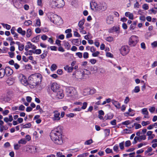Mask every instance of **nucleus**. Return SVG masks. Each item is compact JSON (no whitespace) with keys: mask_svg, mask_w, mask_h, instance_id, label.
I'll return each instance as SVG.
<instances>
[{"mask_svg":"<svg viewBox=\"0 0 157 157\" xmlns=\"http://www.w3.org/2000/svg\"><path fill=\"white\" fill-rule=\"evenodd\" d=\"M50 136L52 141L56 144L61 145L63 143L62 128L58 126L52 130Z\"/></svg>","mask_w":157,"mask_h":157,"instance_id":"obj_1","label":"nucleus"},{"mask_svg":"<svg viewBox=\"0 0 157 157\" xmlns=\"http://www.w3.org/2000/svg\"><path fill=\"white\" fill-rule=\"evenodd\" d=\"M29 79L31 84L36 86L38 84L39 81L41 80L40 75L36 74H32L29 77Z\"/></svg>","mask_w":157,"mask_h":157,"instance_id":"obj_2","label":"nucleus"},{"mask_svg":"<svg viewBox=\"0 0 157 157\" xmlns=\"http://www.w3.org/2000/svg\"><path fill=\"white\" fill-rule=\"evenodd\" d=\"M63 0H52L51 2V5L53 8H60L64 5Z\"/></svg>","mask_w":157,"mask_h":157,"instance_id":"obj_3","label":"nucleus"},{"mask_svg":"<svg viewBox=\"0 0 157 157\" xmlns=\"http://www.w3.org/2000/svg\"><path fill=\"white\" fill-rule=\"evenodd\" d=\"M139 41L138 36L136 35H132L129 38L128 44L131 47L136 46Z\"/></svg>","mask_w":157,"mask_h":157,"instance_id":"obj_4","label":"nucleus"},{"mask_svg":"<svg viewBox=\"0 0 157 157\" xmlns=\"http://www.w3.org/2000/svg\"><path fill=\"white\" fill-rule=\"evenodd\" d=\"M51 21L53 23L57 25L59 23H62V20L61 18L56 14H52L51 15Z\"/></svg>","mask_w":157,"mask_h":157,"instance_id":"obj_5","label":"nucleus"},{"mask_svg":"<svg viewBox=\"0 0 157 157\" xmlns=\"http://www.w3.org/2000/svg\"><path fill=\"white\" fill-rule=\"evenodd\" d=\"M67 93L68 96L72 97L77 95V91L75 88L69 87L67 88Z\"/></svg>","mask_w":157,"mask_h":157,"instance_id":"obj_6","label":"nucleus"},{"mask_svg":"<svg viewBox=\"0 0 157 157\" xmlns=\"http://www.w3.org/2000/svg\"><path fill=\"white\" fill-rule=\"evenodd\" d=\"M120 53L123 56L127 55L130 51L128 45H124L120 49Z\"/></svg>","mask_w":157,"mask_h":157,"instance_id":"obj_7","label":"nucleus"},{"mask_svg":"<svg viewBox=\"0 0 157 157\" xmlns=\"http://www.w3.org/2000/svg\"><path fill=\"white\" fill-rule=\"evenodd\" d=\"M107 8V5L104 2H101L98 3V11H105Z\"/></svg>","mask_w":157,"mask_h":157,"instance_id":"obj_8","label":"nucleus"},{"mask_svg":"<svg viewBox=\"0 0 157 157\" xmlns=\"http://www.w3.org/2000/svg\"><path fill=\"white\" fill-rule=\"evenodd\" d=\"M53 117L52 119L53 121H58L60 120V113L57 111H54L53 112Z\"/></svg>","mask_w":157,"mask_h":157,"instance_id":"obj_9","label":"nucleus"},{"mask_svg":"<svg viewBox=\"0 0 157 157\" xmlns=\"http://www.w3.org/2000/svg\"><path fill=\"white\" fill-rule=\"evenodd\" d=\"M20 81L23 85L26 86L28 85V82L25 76L23 75H21L20 76Z\"/></svg>","mask_w":157,"mask_h":157,"instance_id":"obj_10","label":"nucleus"},{"mask_svg":"<svg viewBox=\"0 0 157 157\" xmlns=\"http://www.w3.org/2000/svg\"><path fill=\"white\" fill-rule=\"evenodd\" d=\"M59 86L56 82H54L52 84L51 90L54 92H57L59 90Z\"/></svg>","mask_w":157,"mask_h":157,"instance_id":"obj_11","label":"nucleus"},{"mask_svg":"<svg viewBox=\"0 0 157 157\" xmlns=\"http://www.w3.org/2000/svg\"><path fill=\"white\" fill-rule=\"evenodd\" d=\"M96 92V90L94 89L93 88L90 90L87 88L84 90L83 94L84 95H86L87 94H92L95 93Z\"/></svg>","mask_w":157,"mask_h":157,"instance_id":"obj_12","label":"nucleus"},{"mask_svg":"<svg viewBox=\"0 0 157 157\" xmlns=\"http://www.w3.org/2000/svg\"><path fill=\"white\" fill-rule=\"evenodd\" d=\"M90 5L92 10H98V3H97L94 1H92L90 2Z\"/></svg>","mask_w":157,"mask_h":157,"instance_id":"obj_13","label":"nucleus"},{"mask_svg":"<svg viewBox=\"0 0 157 157\" xmlns=\"http://www.w3.org/2000/svg\"><path fill=\"white\" fill-rule=\"evenodd\" d=\"M135 114V111L130 108L128 112L124 113V115L125 116H133Z\"/></svg>","mask_w":157,"mask_h":157,"instance_id":"obj_14","label":"nucleus"},{"mask_svg":"<svg viewBox=\"0 0 157 157\" xmlns=\"http://www.w3.org/2000/svg\"><path fill=\"white\" fill-rule=\"evenodd\" d=\"M5 74L7 76L11 75L13 73V71L9 67H6L4 69Z\"/></svg>","mask_w":157,"mask_h":157,"instance_id":"obj_15","label":"nucleus"},{"mask_svg":"<svg viewBox=\"0 0 157 157\" xmlns=\"http://www.w3.org/2000/svg\"><path fill=\"white\" fill-rule=\"evenodd\" d=\"M26 151L29 152L34 153L36 152V146L27 147Z\"/></svg>","mask_w":157,"mask_h":157,"instance_id":"obj_16","label":"nucleus"},{"mask_svg":"<svg viewBox=\"0 0 157 157\" xmlns=\"http://www.w3.org/2000/svg\"><path fill=\"white\" fill-rule=\"evenodd\" d=\"M56 93V97L59 99H61L64 96L63 90L61 89H59L57 92Z\"/></svg>","mask_w":157,"mask_h":157,"instance_id":"obj_17","label":"nucleus"},{"mask_svg":"<svg viewBox=\"0 0 157 157\" xmlns=\"http://www.w3.org/2000/svg\"><path fill=\"white\" fill-rule=\"evenodd\" d=\"M106 22L108 24H111L113 22V15H110L107 16L106 19Z\"/></svg>","mask_w":157,"mask_h":157,"instance_id":"obj_18","label":"nucleus"},{"mask_svg":"<svg viewBox=\"0 0 157 157\" xmlns=\"http://www.w3.org/2000/svg\"><path fill=\"white\" fill-rule=\"evenodd\" d=\"M142 113L144 115V117L145 118H148L149 116H148L149 113L147 111V108H144L141 110Z\"/></svg>","mask_w":157,"mask_h":157,"instance_id":"obj_19","label":"nucleus"},{"mask_svg":"<svg viewBox=\"0 0 157 157\" xmlns=\"http://www.w3.org/2000/svg\"><path fill=\"white\" fill-rule=\"evenodd\" d=\"M85 21L84 19H82L78 23V26L79 27V30H82L84 29V27H83V25Z\"/></svg>","mask_w":157,"mask_h":157,"instance_id":"obj_20","label":"nucleus"},{"mask_svg":"<svg viewBox=\"0 0 157 157\" xmlns=\"http://www.w3.org/2000/svg\"><path fill=\"white\" fill-rule=\"evenodd\" d=\"M112 102L117 109H120L121 108V104L118 101L115 100H112Z\"/></svg>","mask_w":157,"mask_h":157,"instance_id":"obj_21","label":"nucleus"},{"mask_svg":"<svg viewBox=\"0 0 157 157\" xmlns=\"http://www.w3.org/2000/svg\"><path fill=\"white\" fill-rule=\"evenodd\" d=\"M64 70L67 71L68 73H70L72 72L74 69V67H69L68 65H66L64 67Z\"/></svg>","mask_w":157,"mask_h":157,"instance_id":"obj_22","label":"nucleus"},{"mask_svg":"<svg viewBox=\"0 0 157 157\" xmlns=\"http://www.w3.org/2000/svg\"><path fill=\"white\" fill-rule=\"evenodd\" d=\"M72 42L73 44L78 46L81 43V40L79 39H74L72 40Z\"/></svg>","mask_w":157,"mask_h":157,"instance_id":"obj_23","label":"nucleus"},{"mask_svg":"<svg viewBox=\"0 0 157 157\" xmlns=\"http://www.w3.org/2000/svg\"><path fill=\"white\" fill-rule=\"evenodd\" d=\"M17 32L21 34L22 36H24L26 34V32L25 30H23L21 27H19L17 30Z\"/></svg>","mask_w":157,"mask_h":157,"instance_id":"obj_24","label":"nucleus"},{"mask_svg":"<svg viewBox=\"0 0 157 157\" xmlns=\"http://www.w3.org/2000/svg\"><path fill=\"white\" fill-rule=\"evenodd\" d=\"M125 15L127 17H128V18L131 20L133 19V15L132 13L129 12H127L125 13Z\"/></svg>","mask_w":157,"mask_h":157,"instance_id":"obj_25","label":"nucleus"},{"mask_svg":"<svg viewBox=\"0 0 157 157\" xmlns=\"http://www.w3.org/2000/svg\"><path fill=\"white\" fill-rule=\"evenodd\" d=\"M16 44H17L18 47V49L20 51H22L24 48V45L22 44H21L19 42L17 41Z\"/></svg>","mask_w":157,"mask_h":157,"instance_id":"obj_26","label":"nucleus"},{"mask_svg":"<svg viewBox=\"0 0 157 157\" xmlns=\"http://www.w3.org/2000/svg\"><path fill=\"white\" fill-rule=\"evenodd\" d=\"M63 45L65 48L67 50H69L70 49L71 47V45L69 44L68 42L66 41H63Z\"/></svg>","mask_w":157,"mask_h":157,"instance_id":"obj_27","label":"nucleus"},{"mask_svg":"<svg viewBox=\"0 0 157 157\" xmlns=\"http://www.w3.org/2000/svg\"><path fill=\"white\" fill-rule=\"evenodd\" d=\"M32 30L30 29H28L26 31V36L27 37H29L32 35Z\"/></svg>","mask_w":157,"mask_h":157,"instance_id":"obj_28","label":"nucleus"},{"mask_svg":"<svg viewBox=\"0 0 157 157\" xmlns=\"http://www.w3.org/2000/svg\"><path fill=\"white\" fill-rule=\"evenodd\" d=\"M27 44L30 48H31L33 49H36V47L34 45L31 43L30 42H28L27 43Z\"/></svg>","mask_w":157,"mask_h":157,"instance_id":"obj_29","label":"nucleus"},{"mask_svg":"<svg viewBox=\"0 0 157 157\" xmlns=\"http://www.w3.org/2000/svg\"><path fill=\"white\" fill-rule=\"evenodd\" d=\"M8 128L7 125H2L0 126V132H2L4 130H6Z\"/></svg>","mask_w":157,"mask_h":157,"instance_id":"obj_30","label":"nucleus"},{"mask_svg":"<svg viewBox=\"0 0 157 157\" xmlns=\"http://www.w3.org/2000/svg\"><path fill=\"white\" fill-rule=\"evenodd\" d=\"M140 90V87L139 86H136L134 89L132 90V93H138Z\"/></svg>","mask_w":157,"mask_h":157,"instance_id":"obj_31","label":"nucleus"},{"mask_svg":"<svg viewBox=\"0 0 157 157\" xmlns=\"http://www.w3.org/2000/svg\"><path fill=\"white\" fill-rule=\"evenodd\" d=\"M5 74L4 69L2 68L0 69V78H3Z\"/></svg>","mask_w":157,"mask_h":157,"instance_id":"obj_32","label":"nucleus"},{"mask_svg":"<svg viewBox=\"0 0 157 157\" xmlns=\"http://www.w3.org/2000/svg\"><path fill=\"white\" fill-rule=\"evenodd\" d=\"M57 66L55 64H53L52 65L50 69L52 71H55L57 68Z\"/></svg>","mask_w":157,"mask_h":157,"instance_id":"obj_33","label":"nucleus"},{"mask_svg":"<svg viewBox=\"0 0 157 157\" xmlns=\"http://www.w3.org/2000/svg\"><path fill=\"white\" fill-rule=\"evenodd\" d=\"M32 21L30 20H27L24 22V25L26 26H28L32 25Z\"/></svg>","mask_w":157,"mask_h":157,"instance_id":"obj_34","label":"nucleus"},{"mask_svg":"<svg viewBox=\"0 0 157 157\" xmlns=\"http://www.w3.org/2000/svg\"><path fill=\"white\" fill-rule=\"evenodd\" d=\"M1 24L3 27L4 28H6L7 29L9 30L11 28V26L7 24H5L3 23H1Z\"/></svg>","mask_w":157,"mask_h":157,"instance_id":"obj_35","label":"nucleus"},{"mask_svg":"<svg viewBox=\"0 0 157 157\" xmlns=\"http://www.w3.org/2000/svg\"><path fill=\"white\" fill-rule=\"evenodd\" d=\"M48 52L45 50L44 51V52L40 55L41 58L42 59H44L47 56Z\"/></svg>","mask_w":157,"mask_h":157,"instance_id":"obj_36","label":"nucleus"},{"mask_svg":"<svg viewBox=\"0 0 157 157\" xmlns=\"http://www.w3.org/2000/svg\"><path fill=\"white\" fill-rule=\"evenodd\" d=\"M41 52V50L40 49H35L33 51V53L37 55L40 54Z\"/></svg>","mask_w":157,"mask_h":157,"instance_id":"obj_37","label":"nucleus"},{"mask_svg":"<svg viewBox=\"0 0 157 157\" xmlns=\"http://www.w3.org/2000/svg\"><path fill=\"white\" fill-rule=\"evenodd\" d=\"M93 143V141L92 139L86 140L84 143V144L85 145H89Z\"/></svg>","mask_w":157,"mask_h":157,"instance_id":"obj_38","label":"nucleus"},{"mask_svg":"<svg viewBox=\"0 0 157 157\" xmlns=\"http://www.w3.org/2000/svg\"><path fill=\"white\" fill-rule=\"evenodd\" d=\"M148 144L147 142H143L142 143H140L138 145V148H140L143 146H145Z\"/></svg>","mask_w":157,"mask_h":157,"instance_id":"obj_39","label":"nucleus"},{"mask_svg":"<svg viewBox=\"0 0 157 157\" xmlns=\"http://www.w3.org/2000/svg\"><path fill=\"white\" fill-rule=\"evenodd\" d=\"M26 143L27 141L24 138L21 139L18 142V143L19 144H25Z\"/></svg>","mask_w":157,"mask_h":157,"instance_id":"obj_40","label":"nucleus"},{"mask_svg":"<svg viewBox=\"0 0 157 157\" xmlns=\"http://www.w3.org/2000/svg\"><path fill=\"white\" fill-rule=\"evenodd\" d=\"M155 107L154 106H150L149 110L151 113H152L155 112Z\"/></svg>","mask_w":157,"mask_h":157,"instance_id":"obj_41","label":"nucleus"},{"mask_svg":"<svg viewBox=\"0 0 157 157\" xmlns=\"http://www.w3.org/2000/svg\"><path fill=\"white\" fill-rule=\"evenodd\" d=\"M38 40L39 38L38 36L34 37L31 40V41L32 42L35 43L38 42Z\"/></svg>","mask_w":157,"mask_h":157,"instance_id":"obj_42","label":"nucleus"},{"mask_svg":"<svg viewBox=\"0 0 157 157\" xmlns=\"http://www.w3.org/2000/svg\"><path fill=\"white\" fill-rule=\"evenodd\" d=\"M32 126L31 124L30 123L26 124L23 125V128H30Z\"/></svg>","mask_w":157,"mask_h":157,"instance_id":"obj_43","label":"nucleus"},{"mask_svg":"<svg viewBox=\"0 0 157 157\" xmlns=\"http://www.w3.org/2000/svg\"><path fill=\"white\" fill-rule=\"evenodd\" d=\"M150 122L149 121H143L142 122L141 124L143 126H146L150 124Z\"/></svg>","mask_w":157,"mask_h":157,"instance_id":"obj_44","label":"nucleus"},{"mask_svg":"<svg viewBox=\"0 0 157 157\" xmlns=\"http://www.w3.org/2000/svg\"><path fill=\"white\" fill-rule=\"evenodd\" d=\"M107 118L106 119H109V120H110L113 117V114L109 113V114H108L107 115Z\"/></svg>","mask_w":157,"mask_h":157,"instance_id":"obj_45","label":"nucleus"},{"mask_svg":"<svg viewBox=\"0 0 157 157\" xmlns=\"http://www.w3.org/2000/svg\"><path fill=\"white\" fill-rule=\"evenodd\" d=\"M105 136H108L109 135L110 130L109 129H106L104 130Z\"/></svg>","mask_w":157,"mask_h":157,"instance_id":"obj_46","label":"nucleus"},{"mask_svg":"<svg viewBox=\"0 0 157 157\" xmlns=\"http://www.w3.org/2000/svg\"><path fill=\"white\" fill-rule=\"evenodd\" d=\"M134 126H135V128L136 129L140 128L141 127V126L140 124L137 123H134Z\"/></svg>","mask_w":157,"mask_h":157,"instance_id":"obj_47","label":"nucleus"},{"mask_svg":"<svg viewBox=\"0 0 157 157\" xmlns=\"http://www.w3.org/2000/svg\"><path fill=\"white\" fill-rule=\"evenodd\" d=\"M88 105V103L87 102H84L82 104V106L81 107L82 109H85Z\"/></svg>","mask_w":157,"mask_h":157,"instance_id":"obj_48","label":"nucleus"},{"mask_svg":"<svg viewBox=\"0 0 157 157\" xmlns=\"http://www.w3.org/2000/svg\"><path fill=\"white\" fill-rule=\"evenodd\" d=\"M40 21L39 19H37L36 20L35 26H40Z\"/></svg>","mask_w":157,"mask_h":157,"instance_id":"obj_49","label":"nucleus"},{"mask_svg":"<svg viewBox=\"0 0 157 157\" xmlns=\"http://www.w3.org/2000/svg\"><path fill=\"white\" fill-rule=\"evenodd\" d=\"M113 37L109 36L106 37L105 40L109 42H111L113 41Z\"/></svg>","mask_w":157,"mask_h":157,"instance_id":"obj_50","label":"nucleus"},{"mask_svg":"<svg viewBox=\"0 0 157 157\" xmlns=\"http://www.w3.org/2000/svg\"><path fill=\"white\" fill-rule=\"evenodd\" d=\"M124 142L123 141L121 142V143H119V146L120 148V149L121 150H123L124 148Z\"/></svg>","mask_w":157,"mask_h":157,"instance_id":"obj_51","label":"nucleus"},{"mask_svg":"<svg viewBox=\"0 0 157 157\" xmlns=\"http://www.w3.org/2000/svg\"><path fill=\"white\" fill-rule=\"evenodd\" d=\"M131 144V142L130 140L126 141L125 143V147H128L130 146Z\"/></svg>","mask_w":157,"mask_h":157,"instance_id":"obj_52","label":"nucleus"},{"mask_svg":"<svg viewBox=\"0 0 157 157\" xmlns=\"http://www.w3.org/2000/svg\"><path fill=\"white\" fill-rule=\"evenodd\" d=\"M119 147L118 146L117 144L115 145L113 147V150L117 152L119 151Z\"/></svg>","mask_w":157,"mask_h":157,"instance_id":"obj_53","label":"nucleus"},{"mask_svg":"<svg viewBox=\"0 0 157 157\" xmlns=\"http://www.w3.org/2000/svg\"><path fill=\"white\" fill-rule=\"evenodd\" d=\"M105 151L107 154H109L113 153L112 149H110L109 148H107L105 150Z\"/></svg>","mask_w":157,"mask_h":157,"instance_id":"obj_54","label":"nucleus"},{"mask_svg":"<svg viewBox=\"0 0 157 157\" xmlns=\"http://www.w3.org/2000/svg\"><path fill=\"white\" fill-rule=\"evenodd\" d=\"M99 54L100 52L97 51L96 52H93L92 55L93 57H97Z\"/></svg>","mask_w":157,"mask_h":157,"instance_id":"obj_55","label":"nucleus"},{"mask_svg":"<svg viewBox=\"0 0 157 157\" xmlns=\"http://www.w3.org/2000/svg\"><path fill=\"white\" fill-rule=\"evenodd\" d=\"M83 57L84 59H86L89 57V54L87 52H84L83 54Z\"/></svg>","mask_w":157,"mask_h":157,"instance_id":"obj_56","label":"nucleus"},{"mask_svg":"<svg viewBox=\"0 0 157 157\" xmlns=\"http://www.w3.org/2000/svg\"><path fill=\"white\" fill-rule=\"evenodd\" d=\"M79 58H82V54L80 52H76L75 54Z\"/></svg>","mask_w":157,"mask_h":157,"instance_id":"obj_57","label":"nucleus"},{"mask_svg":"<svg viewBox=\"0 0 157 157\" xmlns=\"http://www.w3.org/2000/svg\"><path fill=\"white\" fill-rule=\"evenodd\" d=\"M90 69L91 71H93L95 73L97 71V66H94L91 67Z\"/></svg>","mask_w":157,"mask_h":157,"instance_id":"obj_58","label":"nucleus"},{"mask_svg":"<svg viewBox=\"0 0 157 157\" xmlns=\"http://www.w3.org/2000/svg\"><path fill=\"white\" fill-rule=\"evenodd\" d=\"M151 45L152 48L157 47V41H155L151 43Z\"/></svg>","mask_w":157,"mask_h":157,"instance_id":"obj_59","label":"nucleus"},{"mask_svg":"<svg viewBox=\"0 0 157 157\" xmlns=\"http://www.w3.org/2000/svg\"><path fill=\"white\" fill-rule=\"evenodd\" d=\"M20 3L21 4H24L29 2L28 0H19Z\"/></svg>","mask_w":157,"mask_h":157,"instance_id":"obj_60","label":"nucleus"},{"mask_svg":"<svg viewBox=\"0 0 157 157\" xmlns=\"http://www.w3.org/2000/svg\"><path fill=\"white\" fill-rule=\"evenodd\" d=\"M113 30L114 32L118 33L119 32V28L118 27L113 26Z\"/></svg>","mask_w":157,"mask_h":157,"instance_id":"obj_61","label":"nucleus"},{"mask_svg":"<svg viewBox=\"0 0 157 157\" xmlns=\"http://www.w3.org/2000/svg\"><path fill=\"white\" fill-rule=\"evenodd\" d=\"M130 123V122L128 120L126 121H125L122 122L121 123V124L122 125H128Z\"/></svg>","mask_w":157,"mask_h":157,"instance_id":"obj_62","label":"nucleus"},{"mask_svg":"<svg viewBox=\"0 0 157 157\" xmlns=\"http://www.w3.org/2000/svg\"><path fill=\"white\" fill-rule=\"evenodd\" d=\"M56 156L57 157H65V156L63 155L62 153L60 152H58L57 153Z\"/></svg>","mask_w":157,"mask_h":157,"instance_id":"obj_63","label":"nucleus"},{"mask_svg":"<svg viewBox=\"0 0 157 157\" xmlns=\"http://www.w3.org/2000/svg\"><path fill=\"white\" fill-rule=\"evenodd\" d=\"M89 62L92 64H95L97 62V60L94 59H91L89 60Z\"/></svg>","mask_w":157,"mask_h":157,"instance_id":"obj_64","label":"nucleus"}]
</instances>
